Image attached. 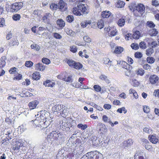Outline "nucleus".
<instances>
[{
  "label": "nucleus",
  "instance_id": "6",
  "mask_svg": "<svg viewBox=\"0 0 159 159\" xmlns=\"http://www.w3.org/2000/svg\"><path fill=\"white\" fill-rule=\"evenodd\" d=\"M52 18V15L49 13H47L43 17V20L44 22L48 24H49L50 21Z\"/></svg>",
  "mask_w": 159,
  "mask_h": 159
},
{
  "label": "nucleus",
  "instance_id": "58",
  "mask_svg": "<svg viewBox=\"0 0 159 159\" xmlns=\"http://www.w3.org/2000/svg\"><path fill=\"white\" fill-rule=\"evenodd\" d=\"M45 68V66L42 65V63H40L39 70L40 71H43Z\"/></svg>",
  "mask_w": 159,
  "mask_h": 159
},
{
  "label": "nucleus",
  "instance_id": "22",
  "mask_svg": "<svg viewBox=\"0 0 159 159\" xmlns=\"http://www.w3.org/2000/svg\"><path fill=\"white\" fill-rule=\"evenodd\" d=\"M19 43L16 38H13L12 39L10 43V45L11 46H13L15 45H18Z\"/></svg>",
  "mask_w": 159,
  "mask_h": 159
},
{
  "label": "nucleus",
  "instance_id": "20",
  "mask_svg": "<svg viewBox=\"0 0 159 159\" xmlns=\"http://www.w3.org/2000/svg\"><path fill=\"white\" fill-rule=\"evenodd\" d=\"M57 24L58 26L60 27H63L65 25V21L61 19H58L57 21Z\"/></svg>",
  "mask_w": 159,
  "mask_h": 159
},
{
  "label": "nucleus",
  "instance_id": "30",
  "mask_svg": "<svg viewBox=\"0 0 159 159\" xmlns=\"http://www.w3.org/2000/svg\"><path fill=\"white\" fill-rule=\"evenodd\" d=\"M58 8L61 9L64 8L65 6V3L63 0H60L58 3Z\"/></svg>",
  "mask_w": 159,
  "mask_h": 159
},
{
  "label": "nucleus",
  "instance_id": "14",
  "mask_svg": "<svg viewBox=\"0 0 159 159\" xmlns=\"http://www.w3.org/2000/svg\"><path fill=\"white\" fill-rule=\"evenodd\" d=\"M158 77L156 75L151 76L149 78L150 82L152 84H155L158 80Z\"/></svg>",
  "mask_w": 159,
  "mask_h": 159
},
{
  "label": "nucleus",
  "instance_id": "17",
  "mask_svg": "<svg viewBox=\"0 0 159 159\" xmlns=\"http://www.w3.org/2000/svg\"><path fill=\"white\" fill-rule=\"evenodd\" d=\"M148 138L149 139L150 141L153 143L156 144L158 142V139L156 138V137L154 135H149L148 137Z\"/></svg>",
  "mask_w": 159,
  "mask_h": 159
},
{
  "label": "nucleus",
  "instance_id": "18",
  "mask_svg": "<svg viewBox=\"0 0 159 159\" xmlns=\"http://www.w3.org/2000/svg\"><path fill=\"white\" fill-rule=\"evenodd\" d=\"M65 151L63 149L60 150L56 156V159H63L64 155H63Z\"/></svg>",
  "mask_w": 159,
  "mask_h": 159
},
{
  "label": "nucleus",
  "instance_id": "36",
  "mask_svg": "<svg viewBox=\"0 0 159 159\" xmlns=\"http://www.w3.org/2000/svg\"><path fill=\"white\" fill-rule=\"evenodd\" d=\"M39 117H37L36 119L34 120H32L31 122H32V123H34V124L35 125L39 127Z\"/></svg>",
  "mask_w": 159,
  "mask_h": 159
},
{
  "label": "nucleus",
  "instance_id": "45",
  "mask_svg": "<svg viewBox=\"0 0 159 159\" xmlns=\"http://www.w3.org/2000/svg\"><path fill=\"white\" fill-rule=\"evenodd\" d=\"M143 111L144 112L148 113H149L150 111L149 107L147 106H145L143 107Z\"/></svg>",
  "mask_w": 159,
  "mask_h": 159
},
{
  "label": "nucleus",
  "instance_id": "49",
  "mask_svg": "<svg viewBox=\"0 0 159 159\" xmlns=\"http://www.w3.org/2000/svg\"><path fill=\"white\" fill-rule=\"evenodd\" d=\"M53 36L55 38L58 39H61L62 38L59 34L57 33H53Z\"/></svg>",
  "mask_w": 159,
  "mask_h": 159
},
{
  "label": "nucleus",
  "instance_id": "48",
  "mask_svg": "<svg viewBox=\"0 0 159 159\" xmlns=\"http://www.w3.org/2000/svg\"><path fill=\"white\" fill-rule=\"evenodd\" d=\"M153 50L152 48L147 49L146 51V54L148 56L150 55L152 53Z\"/></svg>",
  "mask_w": 159,
  "mask_h": 159
},
{
  "label": "nucleus",
  "instance_id": "57",
  "mask_svg": "<svg viewBox=\"0 0 159 159\" xmlns=\"http://www.w3.org/2000/svg\"><path fill=\"white\" fill-rule=\"evenodd\" d=\"M125 38L126 40H129V39H131L132 37V35L131 34H128L125 35Z\"/></svg>",
  "mask_w": 159,
  "mask_h": 159
},
{
  "label": "nucleus",
  "instance_id": "19",
  "mask_svg": "<svg viewBox=\"0 0 159 159\" xmlns=\"http://www.w3.org/2000/svg\"><path fill=\"white\" fill-rule=\"evenodd\" d=\"M6 60V57L5 56H3L1 57L0 61V68H3L6 65L5 60Z\"/></svg>",
  "mask_w": 159,
  "mask_h": 159
},
{
  "label": "nucleus",
  "instance_id": "25",
  "mask_svg": "<svg viewBox=\"0 0 159 159\" xmlns=\"http://www.w3.org/2000/svg\"><path fill=\"white\" fill-rule=\"evenodd\" d=\"M103 63L105 64L106 66H110L111 65V61L107 58H105L103 60Z\"/></svg>",
  "mask_w": 159,
  "mask_h": 159
},
{
  "label": "nucleus",
  "instance_id": "8",
  "mask_svg": "<svg viewBox=\"0 0 159 159\" xmlns=\"http://www.w3.org/2000/svg\"><path fill=\"white\" fill-rule=\"evenodd\" d=\"M22 146V144L20 142L17 141L16 144L13 145V149L15 152H18L20 150V148Z\"/></svg>",
  "mask_w": 159,
  "mask_h": 159
},
{
  "label": "nucleus",
  "instance_id": "51",
  "mask_svg": "<svg viewBox=\"0 0 159 159\" xmlns=\"http://www.w3.org/2000/svg\"><path fill=\"white\" fill-rule=\"evenodd\" d=\"M132 82L133 85L134 87L138 86L139 85V83L136 80L134 79L133 80Z\"/></svg>",
  "mask_w": 159,
  "mask_h": 159
},
{
  "label": "nucleus",
  "instance_id": "23",
  "mask_svg": "<svg viewBox=\"0 0 159 159\" xmlns=\"http://www.w3.org/2000/svg\"><path fill=\"white\" fill-rule=\"evenodd\" d=\"M140 36V33L139 31H135L132 35V37L135 39H138Z\"/></svg>",
  "mask_w": 159,
  "mask_h": 159
},
{
  "label": "nucleus",
  "instance_id": "21",
  "mask_svg": "<svg viewBox=\"0 0 159 159\" xmlns=\"http://www.w3.org/2000/svg\"><path fill=\"white\" fill-rule=\"evenodd\" d=\"M43 84L46 86L52 87L55 84L54 83L52 82L51 81H50L49 80H47L45 82H44Z\"/></svg>",
  "mask_w": 159,
  "mask_h": 159
},
{
  "label": "nucleus",
  "instance_id": "52",
  "mask_svg": "<svg viewBox=\"0 0 159 159\" xmlns=\"http://www.w3.org/2000/svg\"><path fill=\"white\" fill-rule=\"evenodd\" d=\"M70 51L73 53L77 51V48L75 46H73L70 47Z\"/></svg>",
  "mask_w": 159,
  "mask_h": 159
},
{
  "label": "nucleus",
  "instance_id": "16",
  "mask_svg": "<svg viewBox=\"0 0 159 159\" xmlns=\"http://www.w3.org/2000/svg\"><path fill=\"white\" fill-rule=\"evenodd\" d=\"M109 31L110 32L109 33L110 36L112 37L116 35L117 34V31L116 28H111L109 29Z\"/></svg>",
  "mask_w": 159,
  "mask_h": 159
},
{
  "label": "nucleus",
  "instance_id": "46",
  "mask_svg": "<svg viewBox=\"0 0 159 159\" xmlns=\"http://www.w3.org/2000/svg\"><path fill=\"white\" fill-rule=\"evenodd\" d=\"M104 127L103 128H101V125H100V131H102L101 132V133H102L103 134L104 133H106L107 131V127L105 126V125H104Z\"/></svg>",
  "mask_w": 159,
  "mask_h": 159
},
{
  "label": "nucleus",
  "instance_id": "10",
  "mask_svg": "<svg viewBox=\"0 0 159 159\" xmlns=\"http://www.w3.org/2000/svg\"><path fill=\"white\" fill-rule=\"evenodd\" d=\"M42 118L39 117V127H40L41 129H46L47 128V125H45V124L47 121V120H45L44 119L42 120Z\"/></svg>",
  "mask_w": 159,
  "mask_h": 159
},
{
  "label": "nucleus",
  "instance_id": "26",
  "mask_svg": "<svg viewBox=\"0 0 159 159\" xmlns=\"http://www.w3.org/2000/svg\"><path fill=\"white\" fill-rule=\"evenodd\" d=\"M124 50V48L121 47H116L114 51V52L116 54H120Z\"/></svg>",
  "mask_w": 159,
  "mask_h": 159
},
{
  "label": "nucleus",
  "instance_id": "7",
  "mask_svg": "<svg viewBox=\"0 0 159 159\" xmlns=\"http://www.w3.org/2000/svg\"><path fill=\"white\" fill-rule=\"evenodd\" d=\"M94 154L93 155V153H92V152H90L87 153L85 155V156H87V157L88 158L92 159V156H93V157L94 158V159H99V156L98 155L99 152L95 151L94 152Z\"/></svg>",
  "mask_w": 159,
  "mask_h": 159
},
{
  "label": "nucleus",
  "instance_id": "9",
  "mask_svg": "<svg viewBox=\"0 0 159 159\" xmlns=\"http://www.w3.org/2000/svg\"><path fill=\"white\" fill-rule=\"evenodd\" d=\"M39 103V101L35 100L30 102L29 103L28 105L30 109V110H32L36 108V107L38 105Z\"/></svg>",
  "mask_w": 159,
  "mask_h": 159
},
{
  "label": "nucleus",
  "instance_id": "3",
  "mask_svg": "<svg viewBox=\"0 0 159 159\" xmlns=\"http://www.w3.org/2000/svg\"><path fill=\"white\" fill-rule=\"evenodd\" d=\"M23 6L22 2H15L10 6V9L12 12H16L20 10Z\"/></svg>",
  "mask_w": 159,
  "mask_h": 159
},
{
  "label": "nucleus",
  "instance_id": "38",
  "mask_svg": "<svg viewBox=\"0 0 159 159\" xmlns=\"http://www.w3.org/2000/svg\"><path fill=\"white\" fill-rule=\"evenodd\" d=\"M42 61L43 63L47 65L49 64L51 62L48 59L44 57L42 59Z\"/></svg>",
  "mask_w": 159,
  "mask_h": 159
},
{
  "label": "nucleus",
  "instance_id": "27",
  "mask_svg": "<svg viewBox=\"0 0 159 159\" xmlns=\"http://www.w3.org/2000/svg\"><path fill=\"white\" fill-rule=\"evenodd\" d=\"M40 74L39 72H36L33 73L32 74L33 79L35 80H38L40 77Z\"/></svg>",
  "mask_w": 159,
  "mask_h": 159
},
{
  "label": "nucleus",
  "instance_id": "12",
  "mask_svg": "<svg viewBox=\"0 0 159 159\" xmlns=\"http://www.w3.org/2000/svg\"><path fill=\"white\" fill-rule=\"evenodd\" d=\"M158 33V30L156 29L152 28L148 31V34L152 37L157 36Z\"/></svg>",
  "mask_w": 159,
  "mask_h": 159
},
{
  "label": "nucleus",
  "instance_id": "39",
  "mask_svg": "<svg viewBox=\"0 0 159 159\" xmlns=\"http://www.w3.org/2000/svg\"><path fill=\"white\" fill-rule=\"evenodd\" d=\"M21 17L20 15L19 14H15L13 15L12 16V18L13 20L15 21H17L19 20Z\"/></svg>",
  "mask_w": 159,
  "mask_h": 159
},
{
  "label": "nucleus",
  "instance_id": "50",
  "mask_svg": "<svg viewBox=\"0 0 159 159\" xmlns=\"http://www.w3.org/2000/svg\"><path fill=\"white\" fill-rule=\"evenodd\" d=\"M139 153H136L134 156L135 159H144L143 157L139 154Z\"/></svg>",
  "mask_w": 159,
  "mask_h": 159
},
{
  "label": "nucleus",
  "instance_id": "33",
  "mask_svg": "<svg viewBox=\"0 0 159 159\" xmlns=\"http://www.w3.org/2000/svg\"><path fill=\"white\" fill-rule=\"evenodd\" d=\"M30 47L32 49H34L37 51H39L40 49V47L39 46L36 44L31 45Z\"/></svg>",
  "mask_w": 159,
  "mask_h": 159
},
{
  "label": "nucleus",
  "instance_id": "41",
  "mask_svg": "<svg viewBox=\"0 0 159 159\" xmlns=\"http://www.w3.org/2000/svg\"><path fill=\"white\" fill-rule=\"evenodd\" d=\"M131 47L133 49L136 50L139 48V45L138 43H132L131 45Z\"/></svg>",
  "mask_w": 159,
  "mask_h": 159
},
{
  "label": "nucleus",
  "instance_id": "5",
  "mask_svg": "<svg viewBox=\"0 0 159 159\" xmlns=\"http://www.w3.org/2000/svg\"><path fill=\"white\" fill-rule=\"evenodd\" d=\"M52 110L54 113L56 112L57 113H60V115H61L62 116L64 117L63 114V110L62 109L61 105H56L54 107H52Z\"/></svg>",
  "mask_w": 159,
  "mask_h": 159
},
{
  "label": "nucleus",
  "instance_id": "24",
  "mask_svg": "<svg viewBox=\"0 0 159 159\" xmlns=\"http://www.w3.org/2000/svg\"><path fill=\"white\" fill-rule=\"evenodd\" d=\"M111 12L108 11H104L102 12V16L103 18H107L109 17L111 15Z\"/></svg>",
  "mask_w": 159,
  "mask_h": 159
},
{
  "label": "nucleus",
  "instance_id": "28",
  "mask_svg": "<svg viewBox=\"0 0 159 159\" xmlns=\"http://www.w3.org/2000/svg\"><path fill=\"white\" fill-rule=\"evenodd\" d=\"M83 66L82 64L79 62H75L73 67L76 69H80L82 68Z\"/></svg>",
  "mask_w": 159,
  "mask_h": 159
},
{
  "label": "nucleus",
  "instance_id": "31",
  "mask_svg": "<svg viewBox=\"0 0 159 159\" xmlns=\"http://www.w3.org/2000/svg\"><path fill=\"white\" fill-rule=\"evenodd\" d=\"M66 19L67 22L71 23L74 21V18L72 15H69L66 17Z\"/></svg>",
  "mask_w": 159,
  "mask_h": 159
},
{
  "label": "nucleus",
  "instance_id": "11",
  "mask_svg": "<svg viewBox=\"0 0 159 159\" xmlns=\"http://www.w3.org/2000/svg\"><path fill=\"white\" fill-rule=\"evenodd\" d=\"M136 9L139 12L144 13L145 11V7L142 4H138L136 7Z\"/></svg>",
  "mask_w": 159,
  "mask_h": 159
},
{
  "label": "nucleus",
  "instance_id": "29",
  "mask_svg": "<svg viewBox=\"0 0 159 159\" xmlns=\"http://www.w3.org/2000/svg\"><path fill=\"white\" fill-rule=\"evenodd\" d=\"M125 20L124 19L121 18L118 20L117 24L119 26L122 27L125 25Z\"/></svg>",
  "mask_w": 159,
  "mask_h": 159
},
{
  "label": "nucleus",
  "instance_id": "40",
  "mask_svg": "<svg viewBox=\"0 0 159 159\" xmlns=\"http://www.w3.org/2000/svg\"><path fill=\"white\" fill-rule=\"evenodd\" d=\"M147 26L151 28H154L155 25L151 21H148L147 22Z\"/></svg>",
  "mask_w": 159,
  "mask_h": 159
},
{
  "label": "nucleus",
  "instance_id": "62",
  "mask_svg": "<svg viewBox=\"0 0 159 159\" xmlns=\"http://www.w3.org/2000/svg\"><path fill=\"white\" fill-rule=\"evenodd\" d=\"M16 68L15 67L11 68L9 70V71L10 73V74H15L16 71Z\"/></svg>",
  "mask_w": 159,
  "mask_h": 159
},
{
  "label": "nucleus",
  "instance_id": "55",
  "mask_svg": "<svg viewBox=\"0 0 159 159\" xmlns=\"http://www.w3.org/2000/svg\"><path fill=\"white\" fill-rule=\"evenodd\" d=\"M152 5L155 6L159 5V1L154 0L152 1Z\"/></svg>",
  "mask_w": 159,
  "mask_h": 159
},
{
  "label": "nucleus",
  "instance_id": "34",
  "mask_svg": "<svg viewBox=\"0 0 159 159\" xmlns=\"http://www.w3.org/2000/svg\"><path fill=\"white\" fill-rule=\"evenodd\" d=\"M136 73L137 75L142 76L144 75V71L142 69H139L136 71Z\"/></svg>",
  "mask_w": 159,
  "mask_h": 159
},
{
  "label": "nucleus",
  "instance_id": "56",
  "mask_svg": "<svg viewBox=\"0 0 159 159\" xmlns=\"http://www.w3.org/2000/svg\"><path fill=\"white\" fill-rule=\"evenodd\" d=\"M153 95L155 97H159V89L155 90L153 93Z\"/></svg>",
  "mask_w": 159,
  "mask_h": 159
},
{
  "label": "nucleus",
  "instance_id": "54",
  "mask_svg": "<svg viewBox=\"0 0 159 159\" xmlns=\"http://www.w3.org/2000/svg\"><path fill=\"white\" fill-rule=\"evenodd\" d=\"M5 24V20L3 18L0 19V27H2Z\"/></svg>",
  "mask_w": 159,
  "mask_h": 159
},
{
  "label": "nucleus",
  "instance_id": "59",
  "mask_svg": "<svg viewBox=\"0 0 159 159\" xmlns=\"http://www.w3.org/2000/svg\"><path fill=\"white\" fill-rule=\"evenodd\" d=\"M143 68L146 70H150L151 69V67L148 64L144 65L143 66Z\"/></svg>",
  "mask_w": 159,
  "mask_h": 159
},
{
  "label": "nucleus",
  "instance_id": "61",
  "mask_svg": "<svg viewBox=\"0 0 159 159\" xmlns=\"http://www.w3.org/2000/svg\"><path fill=\"white\" fill-rule=\"evenodd\" d=\"M66 33L67 34L70 35H72L73 34V32L71 30H69L68 29L66 30Z\"/></svg>",
  "mask_w": 159,
  "mask_h": 159
},
{
  "label": "nucleus",
  "instance_id": "32",
  "mask_svg": "<svg viewBox=\"0 0 159 159\" xmlns=\"http://www.w3.org/2000/svg\"><path fill=\"white\" fill-rule=\"evenodd\" d=\"M125 3L123 1H118L116 5V7L118 8H121L124 6Z\"/></svg>",
  "mask_w": 159,
  "mask_h": 159
},
{
  "label": "nucleus",
  "instance_id": "63",
  "mask_svg": "<svg viewBox=\"0 0 159 159\" xmlns=\"http://www.w3.org/2000/svg\"><path fill=\"white\" fill-rule=\"evenodd\" d=\"M106 92V89L104 87H103L102 88L100 87V93H105Z\"/></svg>",
  "mask_w": 159,
  "mask_h": 159
},
{
  "label": "nucleus",
  "instance_id": "60",
  "mask_svg": "<svg viewBox=\"0 0 159 159\" xmlns=\"http://www.w3.org/2000/svg\"><path fill=\"white\" fill-rule=\"evenodd\" d=\"M103 107L107 110L110 109L111 108V106L109 104H105L103 106Z\"/></svg>",
  "mask_w": 159,
  "mask_h": 159
},
{
  "label": "nucleus",
  "instance_id": "35",
  "mask_svg": "<svg viewBox=\"0 0 159 159\" xmlns=\"http://www.w3.org/2000/svg\"><path fill=\"white\" fill-rule=\"evenodd\" d=\"M50 8L52 10H56L58 8V5L55 3H52L50 5Z\"/></svg>",
  "mask_w": 159,
  "mask_h": 159
},
{
  "label": "nucleus",
  "instance_id": "37",
  "mask_svg": "<svg viewBox=\"0 0 159 159\" xmlns=\"http://www.w3.org/2000/svg\"><path fill=\"white\" fill-rule=\"evenodd\" d=\"M147 62L149 63L152 64L154 63L155 59L152 57H148L147 58Z\"/></svg>",
  "mask_w": 159,
  "mask_h": 159
},
{
  "label": "nucleus",
  "instance_id": "42",
  "mask_svg": "<svg viewBox=\"0 0 159 159\" xmlns=\"http://www.w3.org/2000/svg\"><path fill=\"white\" fill-rule=\"evenodd\" d=\"M75 61L72 60H69L67 61V63L70 66H72L73 67L74 64L75 63Z\"/></svg>",
  "mask_w": 159,
  "mask_h": 159
},
{
  "label": "nucleus",
  "instance_id": "64",
  "mask_svg": "<svg viewBox=\"0 0 159 159\" xmlns=\"http://www.w3.org/2000/svg\"><path fill=\"white\" fill-rule=\"evenodd\" d=\"M94 90L97 92H99V86L98 85H94L93 86Z\"/></svg>",
  "mask_w": 159,
  "mask_h": 159
},
{
  "label": "nucleus",
  "instance_id": "2",
  "mask_svg": "<svg viewBox=\"0 0 159 159\" xmlns=\"http://www.w3.org/2000/svg\"><path fill=\"white\" fill-rule=\"evenodd\" d=\"M77 7L78 8H75L73 11V14L77 16H81L82 15L81 12L85 14L89 12L88 7L87 5L81 3L78 5Z\"/></svg>",
  "mask_w": 159,
  "mask_h": 159
},
{
  "label": "nucleus",
  "instance_id": "47",
  "mask_svg": "<svg viewBox=\"0 0 159 159\" xmlns=\"http://www.w3.org/2000/svg\"><path fill=\"white\" fill-rule=\"evenodd\" d=\"M134 56L137 58H141L142 57V54L140 52H137L135 53Z\"/></svg>",
  "mask_w": 159,
  "mask_h": 159
},
{
  "label": "nucleus",
  "instance_id": "4",
  "mask_svg": "<svg viewBox=\"0 0 159 159\" xmlns=\"http://www.w3.org/2000/svg\"><path fill=\"white\" fill-rule=\"evenodd\" d=\"M50 114L48 112L45 111H40L39 117L42 118V119H44L47 121H50L51 120V117Z\"/></svg>",
  "mask_w": 159,
  "mask_h": 159
},
{
  "label": "nucleus",
  "instance_id": "53",
  "mask_svg": "<svg viewBox=\"0 0 159 159\" xmlns=\"http://www.w3.org/2000/svg\"><path fill=\"white\" fill-rule=\"evenodd\" d=\"M84 41L87 43H89L91 41V39L88 36H85L83 37Z\"/></svg>",
  "mask_w": 159,
  "mask_h": 159
},
{
  "label": "nucleus",
  "instance_id": "43",
  "mask_svg": "<svg viewBox=\"0 0 159 159\" xmlns=\"http://www.w3.org/2000/svg\"><path fill=\"white\" fill-rule=\"evenodd\" d=\"M33 63L31 61H26L25 63V66L28 67H31L33 65Z\"/></svg>",
  "mask_w": 159,
  "mask_h": 159
},
{
  "label": "nucleus",
  "instance_id": "15",
  "mask_svg": "<svg viewBox=\"0 0 159 159\" xmlns=\"http://www.w3.org/2000/svg\"><path fill=\"white\" fill-rule=\"evenodd\" d=\"M133 143L132 139H129L127 141H125L123 142V146L124 148L129 147Z\"/></svg>",
  "mask_w": 159,
  "mask_h": 159
},
{
  "label": "nucleus",
  "instance_id": "13",
  "mask_svg": "<svg viewBox=\"0 0 159 159\" xmlns=\"http://www.w3.org/2000/svg\"><path fill=\"white\" fill-rule=\"evenodd\" d=\"M100 80L104 81L107 84H108L110 82V81L107 76L103 74H102L100 75Z\"/></svg>",
  "mask_w": 159,
  "mask_h": 159
},
{
  "label": "nucleus",
  "instance_id": "1",
  "mask_svg": "<svg viewBox=\"0 0 159 159\" xmlns=\"http://www.w3.org/2000/svg\"><path fill=\"white\" fill-rule=\"evenodd\" d=\"M63 139V135L61 133L58 131H52L48 135L46 139L48 143H51L53 142L61 143Z\"/></svg>",
  "mask_w": 159,
  "mask_h": 159
},
{
  "label": "nucleus",
  "instance_id": "44",
  "mask_svg": "<svg viewBox=\"0 0 159 159\" xmlns=\"http://www.w3.org/2000/svg\"><path fill=\"white\" fill-rule=\"evenodd\" d=\"M139 47L142 49H145L146 48V44L144 42H141L139 44Z\"/></svg>",
  "mask_w": 159,
  "mask_h": 159
}]
</instances>
